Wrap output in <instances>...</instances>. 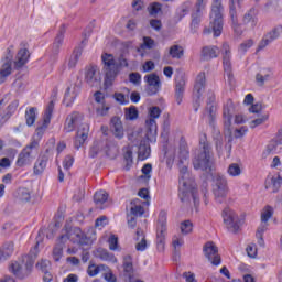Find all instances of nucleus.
<instances>
[{
  "label": "nucleus",
  "instance_id": "obj_1",
  "mask_svg": "<svg viewBox=\"0 0 282 282\" xmlns=\"http://www.w3.org/2000/svg\"><path fill=\"white\" fill-rule=\"evenodd\" d=\"M178 197L183 204H189L193 199L194 208H199V194L197 193V183L195 176L188 172V166L183 165L180 169Z\"/></svg>",
  "mask_w": 282,
  "mask_h": 282
},
{
  "label": "nucleus",
  "instance_id": "obj_2",
  "mask_svg": "<svg viewBox=\"0 0 282 282\" xmlns=\"http://www.w3.org/2000/svg\"><path fill=\"white\" fill-rule=\"evenodd\" d=\"M101 61L104 64V74L106 76V83L111 85L116 78H118V74H120L122 67H129V62L124 58V54H121L116 61L113 54L104 53L101 55Z\"/></svg>",
  "mask_w": 282,
  "mask_h": 282
},
{
  "label": "nucleus",
  "instance_id": "obj_3",
  "mask_svg": "<svg viewBox=\"0 0 282 282\" xmlns=\"http://www.w3.org/2000/svg\"><path fill=\"white\" fill-rule=\"evenodd\" d=\"M210 158H213V148L206 134H203L199 139V150L193 159L195 171H206V173H210V171H213Z\"/></svg>",
  "mask_w": 282,
  "mask_h": 282
},
{
  "label": "nucleus",
  "instance_id": "obj_4",
  "mask_svg": "<svg viewBox=\"0 0 282 282\" xmlns=\"http://www.w3.org/2000/svg\"><path fill=\"white\" fill-rule=\"evenodd\" d=\"M224 31V7L221 0H214L210 12L209 26H205L203 34H214V37L221 36Z\"/></svg>",
  "mask_w": 282,
  "mask_h": 282
},
{
  "label": "nucleus",
  "instance_id": "obj_5",
  "mask_svg": "<svg viewBox=\"0 0 282 282\" xmlns=\"http://www.w3.org/2000/svg\"><path fill=\"white\" fill-rule=\"evenodd\" d=\"M213 193L215 199L218 202V204H223L225 197H228V180H226V176L221 174H216L213 178Z\"/></svg>",
  "mask_w": 282,
  "mask_h": 282
},
{
  "label": "nucleus",
  "instance_id": "obj_6",
  "mask_svg": "<svg viewBox=\"0 0 282 282\" xmlns=\"http://www.w3.org/2000/svg\"><path fill=\"white\" fill-rule=\"evenodd\" d=\"M61 240L66 243L72 241V243H77V246H89V237L83 232L80 227H72L65 235L61 236Z\"/></svg>",
  "mask_w": 282,
  "mask_h": 282
},
{
  "label": "nucleus",
  "instance_id": "obj_7",
  "mask_svg": "<svg viewBox=\"0 0 282 282\" xmlns=\"http://www.w3.org/2000/svg\"><path fill=\"white\" fill-rule=\"evenodd\" d=\"M162 110L160 107L154 106L150 108L149 116L150 118L145 120V129H147V138L151 140V138H155L158 135V122L155 121L156 118H160Z\"/></svg>",
  "mask_w": 282,
  "mask_h": 282
},
{
  "label": "nucleus",
  "instance_id": "obj_8",
  "mask_svg": "<svg viewBox=\"0 0 282 282\" xmlns=\"http://www.w3.org/2000/svg\"><path fill=\"white\" fill-rule=\"evenodd\" d=\"M223 219L226 228L229 232H239V228H241V219H239V216L235 213V210L226 207L223 210Z\"/></svg>",
  "mask_w": 282,
  "mask_h": 282
},
{
  "label": "nucleus",
  "instance_id": "obj_9",
  "mask_svg": "<svg viewBox=\"0 0 282 282\" xmlns=\"http://www.w3.org/2000/svg\"><path fill=\"white\" fill-rule=\"evenodd\" d=\"M166 241V212H160L156 228V248L159 252H164Z\"/></svg>",
  "mask_w": 282,
  "mask_h": 282
},
{
  "label": "nucleus",
  "instance_id": "obj_10",
  "mask_svg": "<svg viewBox=\"0 0 282 282\" xmlns=\"http://www.w3.org/2000/svg\"><path fill=\"white\" fill-rule=\"evenodd\" d=\"M204 89H206V74L199 73L196 77V82H195L194 90H193L194 111H199V107L202 105V94H204Z\"/></svg>",
  "mask_w": 282,
  "mask_h": 282
},
{
  "label": "nucleus",
  "instance_id": "obj_11",
  "mask_svg": "<svg viewBox=\"0 0 282 282\" xmlns=\"http://www.w3.org/2000/svg\"><path fill=\"white\" fill-rule=\"evenodd\" d=\"M34 149H39V141L36 140H33L20 152L17 160V166H26V164H31L32 160L36 158L34 154Z\"/></svg>",
  "mask_w": 282,
  "mask_h": 282
},
{
  "label": "nucleus",
  "instance_id": "obj_12",
  "mask_svg": "<svg viewBox=\"0 0 282 282\" xmlns=\"http://www.w3.org/2000/svg\"><path fill=\"white\" fill-rule=\"evenodd\" d=\"M203 252L213 265H219L221 263V256H219V249L215 246V242H206L203 247Z\"/></svg>",
  "mask_w": 282,
  "mask_h": 282
},
{
  "label": "nucleus",
  "instance_id": "obj_13",
  "mask_svg": "<svg viewBox=\"0 0 282 282\" xmlns=\"http://www.w3.org/2000/svg\"><path fill=\"white\" fill-rule=\"evenodd\" d=\"M145 85V94L148 96H155L158 91H160V87H162V82L160 80V76L158 74L152 73L144 76Z\"/></svg>",
  "mask_w": 282,
  "mask_h": 282
},
{
  "label": "nucleus",
  "instance_id": "obj_14",
  "mask_svg": "<svg viewBox=\"0 0 282 282\" xmlns=\"http://www.w3.org/2000/svg\"><path fill=\"white\" fill-rule=\"evenodd\" d=\"M85 83L89 87H100L101 77L98 66L90 65L85 68Z\"/></svg>",
  "mask_w": 282,
  "mask_h": 282
},
{
  "label": "nucleus",
  "instance_id": "obj_15",
  "mask_svg": "<svg viewBox=\"0 0 282 282\" xmlns=\"http://www.w3.org/2000/svg\"><path fill=\"white\" fill-rule=\"evenodd\" d=\"M66 32H67V24H62L53 42V48H52L53 56H58V54H61V47H63Z\"/></svg>",
  "mask_w": 282,
  "mask_h": 282
},
{
  "label": "nucleus",
  "instance_id": "obj_16",
  "mask_svg": "<svg viewBox=\"0 0 282 282\" xmlns=\"http://www.w3.org/2000/svg\"><path fill=\"white\" fill-rule=\"evenodd\" d=\"M280 30H281V26H274L271 31H269L259 43L258 52H260V50H265V47H268L270 43H272L273 41H276V39L281 36Z\"/></svg>",
  "mask_w": 282,
  "mask_h": 282
},
{
  "label": "nucleus",
  "instance_id": "obj_17",
  "mask_svg": "<svg viewBox=\"0 0 282 282\" xmlns=\"http://www.w3.org/2000/svg\"><path fill=\"white\" fill-rule=\"evenodd\" d=\"M50 150H46L44 154H40L35 161L33 173L34 175H43L45 169H47V162H50Z\"/></svg>",
  "mask_w": 282,
  "mask_h": 282
},
{
  "label": "nucleus",
  "instance_id": "obj_18",
  "mask_svg": "<svg viewBox=\"0 0 282 282\" xmlns=\"http://www.w3.org/2000/svg\"><path fill=\"white\" fill-rule=\"evenodd\" d=\"M232 111H235V105L231 99H228L223 108L224 126L228 131L232 124Z\"/></svg>",
  "mask_w": 282,
  "mask_h": 282
},
{
  "label": "nucleus",
  "instance_id": "obj_19",
  "mask_svg": "<svg viewBox=\"0 0 282 282\" xmlns=\"http://www.w3.org/2000/svg\"><path fill=\"white\" fill-rule=\"evenodd\" d=\"M89 138V124L84 123L80 126V128L77 131V135L75 138L74 148L80 149L83 144H85V141Z\"/></svg>",
  "mask_w": 282,
  "mask_h": 282
},
{
  "label": "nucleus",
  "instance_id": "obj_20",
  "mask_svg": "<svg viewBox=\"0 0 282 282\" xmlns=\"http://www.w3.org/2000/svg\"><path fill=\"white\" fill-rule=\"evenodd\" d=\"M110 129L117 140H122V138H124V126H122V120H120L119 117L111 118Z\"/></svg>",
  "mask_w": 282,
  "mask_h": 282
},
{
  "label": "nucleus",
  "instance_id": "obj_21",
  "mask_svg": "<svg viewBox=\"0 0 282 282\" xmlns=\"http://www.w3.org/2000/svg\"><path fill=\"white\" fill-rule=\"evenodd\" d=\"M30 61V51L28 48H20L17 53L14 69H21Z\"/></svg>",
  "mask_w": 282,
  "mask_h": 282
},
{
  "label": "nucleus",
  "instance_id": "obj_22",
  "mask_svg": "<svg viewBox=\"0 0 282 282\" xmlns=\"http://www.w3.org/2000/svg\"><path fill=\"white\" fill-rule=\"evenodd\" d=\"M186 89V79L184 77L176 78L175 85V100L177 105H182V100L184 99V91Z\"/></svg>",
  "mask_w": 282,
  "mask_h": 282
},
{
  "label": "nucleus",
  "instance_id": "obj_23",
  "mask_svg": "<svg viewBox=\"0 0 282 282\" xmlns=\"http://www.w3.org/2000/svg\"><path fill=\"white\" fill-rule=\"evenodd\" d=\"M223 65L225 72L230 76V69H232V64L230 63V45L228 43H223Z\"/></svg>",
  "mask_w": 282,
  "mask_h": 282
},
{
  "label": "nucleus",
  "instance_id": "obj_24",
  "mask_svg": "<svg viewBox=\"0 0 282 282\" xmlns=\"http://www.w3.org/2000/svg\"><path fill=\"white\" fill-rule=\"evenodd\" d=\"M219 47L217 46H204L202 50L203 61H213L219 56Z\"/></svg>",
  "mask_w": 282,
  "mask_h": 282
},
{
  "label": "nucleus",
  "instance_id": "obj_25",
  "mask_svg": "<svg viewBox=\"0 0 282 282\" xmlns=\"http://www.w3.org/2000/svg\"><path fill=\"white\" fill-rule=\"evenodd\" d=\"M80 91V88L76 85H74V87H68L66 89L65 96H64V102L66 104V107H69V105H72L75 100H76V96H78V93Z\"/></svg>",
  "mask_w": 282,
  "mask_h": 282
},
{
  "label": "nucleus",
  "instance_id": "obj_26",
  "mask_svg": "<svg viewBox=\"0 0 282 282\" xmlns=\"http://www.w3.org/2000/svg\"><path fill=\"white\" fill-rule=\"evenodd\" d=\"M256 9L251 8L248 10L243 17H242V23L243 25H250L251 30H254L257 28V18L254 17Z\"/></svg>",
  "mask_w": 282,
  "mask_h": 282
},
{
  "label": "nucleus",
  "instance_id": "obj_27",
  "mask_svg": "<svg viewBox=\"0 0 282 282\" xmlns=\"http://www.w3.org/2000/svg\"><path fill=\"white\" fill-rule=\"evenodd\" d=\"M151 155V145L147 141H141L138 150V159L143 161Z\"/></svg>",
  "mask_w": 282,
  "mask_h": 282
},
{
  "label": "nucleus",
  "instance_id": "obj_28",
  "mask_svg": "<svg viewBox=\"0 0 282 282\" xmlns=\"http://www.w3.org/2000/svg\"><path fill=\"white\" fill-rule=\"evenodd\" d=\"M65 243L66 242L63 241L59 237L55 247L53 248V259H54V261L58 262V261H61V259H63V250L65 248Z\"/></svg>",
  "mask_w": 282,
  "mask_h": 282
},
{
  "label": "nucleus",
  "instance_id": "obj_29",
  "mask_svg": "<svg viewBox=\"0 0 282 282\" xmlns=\"http://www.w3.org/2000/svg\"><path fill=\"white\" fill-rule=\"evenodd\" d=\"M137 241H140L135 245V250L139 252H144L147 250V238L144 237V231L140 228L137 229Z\"/></svg>",
  "mask_w": 282,
  "mask_h": 282
},
{
  "label": "nucleus",
  "instance_id": "obj_30",
  "mask_svg": "<svg viewBox=\"0 0 282 282\" xmlns=\"http://www.w3.org/2000/svg\"><path fill=\"white\" fill-rule=\"evenodd\" d=\"M13 252H14V242H6L0 249V254L3 258V261H6V259H10Z\"/></svg>",
  "mask_w": 282,
  "mask_h": 282
},
{
  "label": "nucleus",
  "instance_id": "obj_31",
  "mask_svg": "<svg viewBox=\"0 0 282 282\" xmlns=\"http://www.w3.org/2000/svg\"><path fill=\"white\" fill-rule=\"evenodd\" d=\"M10 74H12V64L3 63L0 68V85L6 83Z\"/></svg>",
  "mask_w": 282,
  "mask_h": 282
},
{
  "label": "nucleus",
  "instance_id": "obj_32",
  "mask_svg": "<svg viewBox=\"0 0 282 282\" xmlns=\"http://www.w3.org/2000/svg\"><path fill=\"white\" fill-rule=\"evenodd\" d=\"M178 158H180L181 164H184V160H188L189 158L188 145L184 141H181L180 143Z\"/></svg>",
  "mask_w": 282,
  "mask_h": 282
},
{
  "label": "nucleus",
  "instance_id": "obj_33",
  "mask_svg": "<svg viewBox=\"0 0 282 282\" xmlns=\"http://www.w3.org/2000/svg\"><path fill=\"white\" fill-rule=\"evenodd\" d=\"M109 199V194L105 191H99L96 192L94 195V202L97 206H102V204H105V202H107Z\"/></svg>",
  "mask_w": 282,
  "mask_h": 282
},
{
  "label": "nucleus",
  "instance_id": "obj_34",
  "mask_svg": "<svg viewBox=\"0 0 282 282\" xmlns=\"http://www.w3.org/2000/svg\"><path fill=\"white\" fill-rule=\"evenodd\" d=\"M169 54L171 58H182L184 56V47L175 44L170 47Z\"/></svg>",
  "mask_w": 282,
  "mask_h": 282
},
{
  "label": "nucleus",
  "instance_id": "obj_35",
  "mask_svg": "<svg viewBox=\"0 0 282 282\" xmlns=\"http://www.w3.org/2000/svg\"><path fill=\"white\" fill-rule=\"evenodd\" d=\"M25 120L28 127H33L36 122V108L32 107L25 111Z\"/></svg>",
  "mask_w": 282,
  "mask_h": 282
},
{
  "label": "nucleus",
  "instance_id": "obj_36",
  "mask_svg": "<svg viewBox=\"0 0 282 282\" xmlns=\"http://www.w3.org/2000/svg\"><path fill=\"white\" fill-rule=\"evenodd\" d=\"M236 0H230L229 14L232 23H237V7L235 6ZM238 8H241V0H237Z\"/></svg>",
  "mask_w": 282,
  "mask_h": 282
},
{
  "label": "nucleus",
  "instance_id": "obj_37",
  "mask_svg": "<svg viewBox=\"0 0 282 282\" xmlns=\"http://www.w3.org/2000/svg\"><path fill=\"white\" fill-rule=\"evenodd\" d=\"M148 12L150 17H158V14H162V3L160 2H152L148 7Z\"/></svg>",
  "mask_w": 282,
  "mask_h": 282
},
{
  "label": "nucleus",
  "instance_id": "obj_38",
  "mask_svg": "<svg viewBox=\"0 0 282 282\" xmlns=\"http://www.w3.org/2000/svg\"><path fill=\"white\" fill-rule=\"evenodd\" d=\"M139 111L135 106H131L130 108L124 109V118L126 120H138Z\"/></svg>",
  "mask_w": 282,
  "mask_h": 282
},
{
  "label": "nucleus",
  "instance_id": "obj_39",
  "mask_svg": "<svg viewBox=\"0 0 282 282\" xmlns=\"http://www.w3.org/2000/svg\"><path fill=\"white\" fill-rule=\"evenodd\" d=\"M100 270H107V265H105V264H100V265L89 264L88 269H87V274H88V276H97V274L100 273Z\"/></svg>",
  "mask_w": 282,
  "mask_h": 282
},
{
  "label": "nucleus",
  "instance_id": "obj_40",
  "mask_svg": "<svg viewBox=\"0 0 282 282\" xmlns=\"http://www.w3.org/2000/svg\"><path fill=\"white\" fill-rule=\"evenodd\" d=\"M279 143L276 141H271L264 152L262 153V158H268L269 155H275Z\"/></svg>",
  "mask_w": 282,
  "mask_h": 282
},
{
  "label": "nucleus",
  "instance_id": "obj_41",
  "mask_svg": "<svg viewBox=\"0 0 282 282\" xmlns=\"http://www.w3.org/2000/svg\"><path fill=\"white\" fill-rule=\"evenodd\" d=\"M272 215H274V209L272 208V206L267 205L263 208V212L261 214L262 224H268V221H270V217H272Z\"/></svg>",
  "mask_w": 282,
  "mask_h": 282
},
{
  "label": "nucleus",
  "instance_id": "obj_42",
  "mask_svg": "<svg viewBox=\"0 0 282 282\" xmlns=\"http://www.w3.org/2000/svg\"><path fill=\"white\" fill-rule=\"evenodd\" d=\"M82 54L83 53L78 50H75L73 52V54L70 55L69 61H68L69 69H74V67H76V65L78 64V58H80Z\"/></svg>",
  "mask_w": 282,
  "mask_h": 282
},
{
  "label": "nucleus",
  "instance_id": "obj_43",
  "mask_svg": "<svg viewBox=\"0 0 282 282\" xmlns=\"http://www.w3.org/2000/svg\"><path fill=\"white\" fill-rule=\"evenodd\" d=\"M10 272L14 274L18 279H24L26 275L21 272V264L19 262H13L10 265Z\"/></svg>",
  "mask_w": 282,
  "mask_h": 282
},
{
  "label": "nucleus",
  "instance_id": "obj_44",
  "mask_svg": "<svg viewBox=\"0 0 282 282\" xmlns=\"http://www.w3.org/2000/svg\"><path fill=\"white\" fill-rule=\"evenodd\" d=\"M18 197L20 202H30L32 199V195L30 194V189L22 187L18 189Z\"/></svg>",
  "mask_w": 282,
  "mask_h": 282
},
{
  "label": "nucleus",
  "instance_id": "obj_45",
  "mask_svg": "<svg viewBox=\"0 0 282 282\" xmlns=\"http://www.w3.org/2000/svg\"><path fill=\"white\" fill-rule=\"evenodd\" d=\"M207 4L208 0H196L193 12H196L197 14H204V10H206Z\"/></svg>",
  "mask_w": 282,
  "mask_h": 282
},
{
  "label": "nucleus",
  "instance_id": "obj_46",
  "mask_svg": "<svg viewBox=\"0 0 282 282\" xmlns=\"http://www.w3.org/2000/svg\"><path fill=\"white\" fill-rule=\"evenodd\" d=\"M227 173L231 177H239V175H241V167L237 163H231L227 170Z\"/></svg>",
  "mask_w": 282,
  "mask_h": 282
},
{
  "label": "nucleus",
  "instance_id": "obj_47",
  "mask_svg": "<svg viewBox=\"0 0 282 282\" xmlns=\"http://www.w3.org/2000/svg\"><path fill=\"white\" fill-rule=\"evenodd\" d=\"M189 10H191V2L183 3L176 13L178 17V21H182V19H184V17L188 14Z\"/></svg>",
  "mask_w": 282,
  "mask_h": 282
},
{
  "label": "nucleus",
  "instance_id": "obj_48",
  "mask_svg": "<svg viewBox=\"0 0 282 282\" xmlns=\"http://www.w3.org/2000/svg\"><path fill=\"white\" fill-rule=\"evenodd\" d=\"M131 205V215H133V217H142L144 215V207L135 205V200H132Z\"/></svg>",
  "mask_w": 282,
  "mask_h": 282
},
{
  "label": "nucleus",
  "instance_id": "obj_49",
  "mask_svg": "<svg viewBox=\"0 0 282 282\" xmlns=\"http://www.w3.org/2000/svg\"><path fill=\"white\" fill-rule=\"evenodd\" d=\"M23 263H25V269H26L25 276H28V274H30V272H32V268H34V257L24 256Z\"/></svg>",
  "mask_w": 282,
  "mask_h": 282
},
{
  "label": "nucleus",
  "instance_id": "obj_50",
  "mask_svg": "<svg viewBox=\"0 0 282 282\" xmlns=\"http://www.w3.org/2000/svg\"><path fill=\"white\" fill-rule=\"evenodd\" d=\"M36 268L43 273L50 272V270H52V263L50 260H42L41 262L36 263Z\"/></svg>",
  "mask_w": 282,
  "mask_h": 282
},
{
  "label": "nucleus",
  "instance_id": "obj_51",
  "mask_svg": "<svg viewBox=\"0 0 282 282\" xmlns=\"http://www.w3.org/2000/svg\"><path fill=\"white\" fill-rule=\"evenodd\" d=\"M141 171H142V174H143L141 176V178L149 181V180H151V172L153 171V165L151 163H147V164L143 165Z\"/></svg>",
  "mask_w": 282,
  "mask_h": 282
},
{
  "label": "nucleus",
  "instance_id": "obj_52",
  "mask_svg": "<svg viewBox=\"0 0 282 282\" xmlns=\"http://www.w3.org/2000/svg\"><path fill=\"white\" fill-rule=\"evenodd\" d=\"M181 232L182 235H189V232H193V223L191 220L181 223Z\"/></svg>",
  "mask_w": 282,
  "mask_h": 282
},
{
  "label": "nucleus",
  "instance_id": "obj_53",
  "mask_svg": "<svg viewBox=\"0 0 282 282\" xmlns=\"http://www.w3.org/2000/svg\"><path fill=\"white\" fill-rule=\"evenodd\" d=\"M204 17V13H196V12H192V30L193 28H199V23H202V18Z\"/></svg>",
  "mask_w": 282,
  "mask_h": 282
},
{
  "label": "nucleus",
  "instance_id": "obj_54",
  "mask_svg": "<svg viewBox=\"0 0 282 282\" xmlns=\"http://www.w3.org/2000/svg\"><path fill=\"white\" fill-rule=\"evenodd\" d=\"M47 127H50V122H47V120L44 119L42 126L37 127L35 130V135L37 140H41V138H43V133H45Z\"/></svg>",
  "mask_w": 282,
  "mask_h": 282
},
{
  "label": "nucleus",
  "instance_id": "obj_55",
  "mask_svg": "<svg viewBox=\"0 0 282 282\" xmlns=\"http://www.w3.org/2000/svg\"><path fill=\"white\" fill-rule=\"evenodd\" d=\"M282 178L281 176L278 177H271V188L272 193H279V188H281Z\"/></svg>",
  "mask_w": 282,
  "mask_h": 282
},
{
  "label": "nucleus",
  "instance_id": "obj_56",
  "mask_svg": "<svg viewBox=\"0 0 282 282\" xmlns=\"http://www.w3.org/2000/svg\"><path fill=\"white\" fill-rule=\"evenodd\" d=\"M67 118L70 119V121H73L76 127H78V124H80V121L83 120V113L74 111L68 115Z\"/></svg>",
  "mask_w": 282,
  "mask_h": 282
},
{
  "label": "nucleus",
  "instance_id": "obj_57",
  "mask_svg": "<svg viewBox=\"0 0 282 282\" xmlns=\"http://www.w3.org/2000/svg\"><path fill=\"white\" fill-rule=\"evenodd\" d=\"M52 113H54V100H51L46 107L45 115H44V120H46V122H51Z\"/></svg>",
  "mask_w": 282,
  "mask_h": 282
},
{
  "label": "nucleus",
  "instance_id": "obj_58",
  "mask_svg": "<svg viewBox=\"0 0 282 282\" xmlns=\"http://www.w3.org/2000/svg\"><path fill=\"white\" fill-rule=\"evenodd\" d=\"M129 80L132 83V85L138 87L142 83V75H140V73H130Z\"/></svg>",
  "mask_w": 282,
  "mask_h": 282
},
{
  "label": "nucleus",
  "instance_id": "obj_59",
  "mask_svg": "<svg viewBox=\"0 0 282 282\" xmlns=\"http://www.w3.org/2000/svg\"><path fill=\"white\" fill-rule=\"evenodd\" d=\"M123 158L127 162L126 164V171H129L131 169V165L133 164V151L128 150L124 154Z\"/></svg>",
  "mask_w": 282,
  "mask_h": 282
},
{
  "label": "nucleus",
  "instance_id": "obj_60",
  "mask_svg": "<svg viewBox=\"0 0 282 282\" xmlns=\"http://www.w3.org/2000/svg\"><path fill=\"white\" fill-rule=\"evenodd\" d=\"M14 50V46L11 45L7 48V54L4 58L2 59L3 63H8L9 65H12V58H14V53L12 52Z\"/></svg>",
  "mask_w": 282,
  "mask_h": 282
},
{
  "label": "nucleus",
  "instance_id": "obj_61",
  "mask_svg": "<svg viewBox=\"0 0 282 282\" xmlns=\"http://www.w3.org/2000/svg\"><path fill=\"white\" fill-rule=\"evenodd\" d=\"M206 110L209 113L210 124H213L215 120V116L217 115V106H215V104L207 105Z\"/></svg>",
  "mask_w": 282,
  "mask_h": 282
},
{
  "label": "nucleus",
  "instance_id": "obj_62",
  "mask_svg": "<svg viewBox=\"0 0 282 282\" xmlns=\"http://www.w3.org/2000/svg\"><path fill=\"white\" fill-rule=\"evenodd\" d=\"M252 45H254V42L252 40H248L240 44L239 52H241V54H246L248 52V50H250V47H252Z\"/></svg>",
  "mask_w": 282,
  "mask_h": 282
},
{
  "label": "nucleus",
  "instance_id": "obj_63",
  "mask_svg": "<svg viewBox=\"0 0 282 282\" xmlns=\"http://www.w3.org/2000/svg\"><path fill=\"white\" fill-rule=\"evenodd\" d=\"M98 151H100V142L96 141L89 150V158H97Z\"/></svg>",
  "mask_w": 282,
  "mask_h": 282
},
{
  "label": "nucleus",
  "instance_id": "obj_64",
  "mask_svg": "<svg viewBox=\"0 0 282 282\" xmlns=\"http://www.w3.org/2000/svg\"><path fill=\"white\" fill-rule=\"evenodd\" d=\"M268 118H269V116H268V115H264V116L261 117V118H258V119H256V120H252V121L250 122V128H251V129H256V127H259V126L263 124V122H265V120H268Z\"/></svg>",
  "mask_w": 282,
  "mask_h": 282
}]
</instances>
